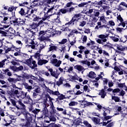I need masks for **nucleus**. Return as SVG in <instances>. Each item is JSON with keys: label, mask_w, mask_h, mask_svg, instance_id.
<instances>
[{"label": "nucleus", "mask_w": 127, "mask_h": 127, "mask_svg": "<svg viewBox=\"0 0 127 127\" xmlns=\"http://www.w3.org/2000/svg\"><path fill=\"white\" fill-rule=\"evenodd\" d=\"M41 89L40 87L35 88L33 90V98H36V97L38 96V94L40 93V92H41Z\"/></svg>", "instance_id": "11"}, {"label": "nucleus", "mask_w": 127, "mask_h": 127, "mask_svg": "<svg viewBox=\"0 0 127 127\" xmlns=\"http://www.w3.org/2000/svg\"><path fill=\"white\" fill-rule=\"evenodd\" d=\"M23 70V66L20 65L19 67H16V72H18V71H22Z\"/></svg>", "instance_id": "47"}, {"label": "nucleus", "mask_w": 127, "mask_h": 127, "mask_svg": "<svg viewBox=\"0 0 127 127\" xmlns=\"http://www.w3.org/2000/svg\"><path fill=\"white\" fill-rule=\"evenodd\" d=\"M96 76V73H95V72H94V71L89 72V73L88 75L89 78H91L92 79H95Z\"/></svg>", "instance_id": "23"}, {"label": "nucleus", "mask_w": 127, "mask_h": 127, "mask_svg": "<svg viewBox=\"0 0 127 127\" xmlns=\"http://www.w3.org/2000/svg\"><path fill=\"white\" fill-rule=\"evenodd\" d=\"M10 20V22H13L14 24V25H15V23L16 22V21L17 20V18H16V17H15V15H14V16H12V17H9Z\"/></svg>", "instance_id": "19"}, {"label": "nucleus", "mask_w": 127, "mask_h": 127, "mask_svg": "<svg viewBox=\"0 0 127 127\" xmlns=\"http://www.w3.org/2000/svg\"><path fill=\"white\" fill-rule=\"evenodd\" d=\"M74 33H75L76 34H78L79 32H78V30H77L76 29H73L71 31L70 33L68 34V37H70V36H73Z\"/></svg>", "instance_id": "22"}, {"label": "nucleus", "mask_w": 127, "mask_h": 127, "mask_svg": "<svg viewBox=\"0 0 127 127\" xmlns=\"http://www.w3.org/2000/svg\"><path fill=\"white\" fill-rule=\"evenodd\" d=\"M47 63H48L47 60H41L40 59L38 60V65L39 66H42V65L47 64Z\"/></svg>", "instance_id": "14"}, {"label": "nucleus", "mask_w": 127, "mask_h": 127, "mask_svg": "<svg viewBox=\"0 0 127 127\" xmlns=\"http://www.w3.org/2000/svg\"><path fill=\"white\" fill-rule=\"evenodd\" d=\"M10 102L21 114L26 116L27 121L29 122L32 120V116L26 111V106L22 103V100H19L16 101L13 99H10Z\"/></svg>", "instance_id": "1"}, {"label": "nucleus", "mask_w": 127, "mask_h": 127, "mask_svg": "<svg viewBox=\"0 0 127 127\" xmlns=\"http://www.w3.org/2000/svg\"><path fill=\"white\" fill-rule=\"evenodd\" d=\"M85 102H86V104H84V108L89 107V106H93V103H92V102H89L87 101H85Z\"/></svg>", "instance_id": "41"}, {"label": "nucleus", "mask_w": 127, "mask_h": 127, "mask_svg": "<svg viewBox=\"0 0 127 127\" xmlns=\"http://www.w3.org/2000/svg\"><path fill=\"white\" fill-rule=\"evenodd\" d=\"M0 34H2L1 36H4V37L7 36V32H6L4 31L0 30Z\"/></svg>", "instance_id": "45"}, {"label": "nucleus", "mask_w": 127, "mask_h": 127, "mask_svg": "<svg viewBox=\"0 0 127 127\" xmlns=\"http://www.w3.org/2000/svg\"><path fill=\"white\" fill-rule=\"evenodd\" d=\"M48 109H47L46 106H45V107L42 109V114L43 116H47V115H48Z\"/></svg>", "instance_id": "17"}, {"label": "nucleus", "mask_w": 127, "mask_h": 127, "mask_svg": "<svg viewBox=\"0 0 127 127\" xmlns=\"http://www.w3.org/2000/svg\"><path fill=\"white\" fill-rule=\"evenodd\" d=\"M86 4H87V3H86V2H83L79 4L78 6L79 7H84V6L86 5Z\"/></svg>", "instance_id": "50"}, {"label": "nucleus", "mask_w": 127, "mask_h": 127, "mask_svg": "<svg viewBox=\"0 0 127 127\" xmlns=\"http://www.w3.org/2000/svg\"><path fill=\"white\" fill-rule=\"evenodd\" d=\"M74 69H76L78 71H79V72H81V71H83L84 69V67L81 66V65L77 64L74 66Z\"/></svg>", "instance_id": "18"}, {"label": "nucleus", "mask_w": 127, "mask_h": 127, "mask_svg": "<svg viewBox=\"0 0 127 127\" xmlns=\"http://www.w3.org/2000/svg\"><path fill=\"white\" fill-rule=\"evenodd\" d=\"M25 7L27 8V16H26V17H28V18H29L30 17V16L31 15V14L33 13L34 12V10L32 9L29 8L27 6H25Z\"/></svg>", "instance_id": "13"}, {"label": "nucleus", "mask_w": 127, "mask_h": 127, "mask_svg": "<svg viewBox=\"0 0 127 127\" xmlns=\"http://www.w3.org/2000/svg\"><path fill=\"white\" fill-rule=\"evenodd\" d=\"M81 16L82 14L80 13L74 14L72 17L71 20L68 23H66L65 25L68 24V25H71V26H74V25L77 26V23H78V21H79V19H80V17Z\"/></svg>", "instance_id": "3"}, {"label": "nucleus", "mask_w": 127, "mask_h": 127, "mask_svg": "<svg viewBox=\"0 0 127 127\" xmlns=\"http://www.w3.org/2000/svg\"><path fill=\"white\" fill-rule=\"evenodd\" d=\"M53 50H55V51H57V46H51L49 47L48 52H51V51Z\"/></svg>", "instance_id": "27"}, {"label": "nucleus", "mask_w": 127, "mask_h": 127, "mask_svg": "<svg viewBox=\"0 0 127 127\" xmlns=\"http://www.w3.org/2000/svg\"><path fill=\"white\" fill-rule=\"evenodd\" d=\"M62 84H63V79L60 78L59 81H57L56 82V85H57V86H58L59 87V86H60V85H62Z\"/></svg>", "instance_id": "43"}, {"label": "nucleus", "mask_w": 127, "mask_h": 127, "mask_svg": "<svg viewBox=\"0 0 127 127\" xmlns=\"http://www.w3.org/2000/svg\"><path fill=\"white\" fill-rule=\"evenodd\" d=\"M75 10V7L72 6L71 7L65 8H62L60 9V12H61L63 14H65V13H67V12H69L71 13L72 11H74Z\"/></svg>", "instance_id": "8"}, {"label": "nucleus", "mask_w": 127, "mask_h": 127, "mask_svg": "<svg viewBox=\"0 0 127 127\" xmlns=\"http://www.w3.org/2000/svg\"><path fill=\"white\" fill-rule=\"evenodd\" d=\"M9 68L14 71V72H16V66L10 65Z\"/></svg>", "instance_id": "61"}, {"label": "nucleus", "mask_w": 127, "mask_h": 127, "mask_svg": "<svg viewBox=\"0 0 127 127\" xmlns=\"http://www.w3.org/2000/svg\"><path fill=\"white\" fill-rule=\"evenodd\" d=\"M37 46H38V45L37 44H35V45H29V47H31L32 49H34L35 50H37Z\"/></svg>", "instance_id": "42"}, {"label": "nucleus", "mask_w": 127, "mask_h": 127, "mask_svg": "<svg viewBox=\"0 0 127 127\" xmlns=\"http://www.w3.org/2000/svg\"><path fill=\"white\" fill-rule=\"evenodd\" d=\"M45 35V32L44 31H40L39 32V35H38V36L39 37L40 36H44Z\"/></svg>", "instance_id": "57"}, {"label": "nucleus", "mask_w": 127, "mask_h": 127, "mask_svg": "<svg viewBox=\"0 0 127 127\" xmlns=\"http://www.w3.org/2000/svg\"><path fill=\"white\" fill-rule=\"evenodd\" d=\"M57 111H59V112H63L62 114L63 115H67V110L63 109V108H59V107H57Z\"/></svg>", "instance_id": "20"}, {"label": "nucleus", "mask_w": 127, "mask_h": 127, "mask_svg": "<svg viewBox=\"0 0 127 127\" xmlns=\"http://www.w3.org/2000/svg\"><path fill=\"white\" fill-rule=\"evenodd\" d=\"M7 27H8V26L1 25V24L0 23V29L1 30H2V29H4V28H7Z\"/></svg>", "instance_id": "56"}, {"label": "nucleus", "mask_w": 127, "mask_h": 127, "mask_svg": "<svg viewBox=\"0 0 127 127\" xmlns=\"http://www.w3.org/2000/svg\"><path fill=\"white\" fill-rule=\"evenodd\" d=\"M32 62V61H31L30 60H27L26 61L25 64H27V65H28V66H29V67H30H30L31 66Z\"/></svg>", "instance_id": "44"}, {"label": "nucleus", "mask_w": 127, "mask_h": 127, "mask_svg": "<svg viewBox=\"0 0 127 127\" xmlns=\"http://www.w3.org/2000/svg\"><path fill=\"white\" fill-rule=\"evenodd\" d=\"M99 21H102L103 23H105L106 24L108 23V22L106 20V19H105V16H104L100 17Z\"/></svg>", "instance_id": "32"}, {"label": "nucleus", "mask_w": 127, "mask_h": 127, "mask_svg": "<svg viewBox=\"0 0 127 127\" xmlns=\"http://www.w3.org/2000/svg\"><path fill=\"white\" fill-rule=\"evenodd\" d=\"M54 9V6H52L51 8H48L47 7L45 8L44 10L45 11L47 10V11L46 13L45 12L44 17L42 18L43 21H45L46 19H49V18H50V16H51V15L53 14L52 13L53 12Z\"/></svg>", "instance_id": "4"}, {"label": "nucleus", "mask_w": 127, "mask_h": 127, "mask_svg": "<svg viewBox=\"0 0 127 127\" xmlns=\"http://www.w3.org/2000/svg\"><path fill=\"white\" fill-rule=\"evenodd\" d=\"M93 122L96 124V125H98V124L100 123V121L101 120L99 119V118L97 117H94L92 119Z\"/></svg>", "instance_id": "30"}, {"label": "nucleus", "mask_w": 127, "mask_h": 127, "mask_svg": "<svg viewBox=\"0 0 127 127\" xmlns=\"http://www.w3.org/2000/svg\"><path fill=\"white\" fill-rule=\"evenodd\" d=\"M122 2L120 3V4L118 6V7L117 8V10L119 11H122V10H126V8H124L123 7V4H121Z\"/></svg>", "instance_id": "28"}, {"label": "nucleus", "mask_w": 127, "mask_h": 127, "mask_svg": "<svg viewBox=\"0 0 127 127\" xmlns=\"http://www.w3.org/2000/svg\"><path fill=\"white\" fill-rule=\"evenodd\" d=\"M50 127H63V126H62V125H61L60 124H55V123L50 124Z\"/></svg>", "instance_id": "31"}, {"label": "nucleus", "mask_w": 127, "mask_h": 127, "mask_svg": "<svg viewBox=\"0 0 127 127\" xmlns=\"http://www.w3.org/2000/svg\"><path fill=\"white\" fill-rule=\"evenodd\" d=\"M22 3H19V6H24V8H21L20 9V10L19 11V13L20 14H21V15L22 16H23V15H24L25 16V17H26V16H27V13H25V12L24 11V10H25V8H26V7H25V6H27L25 5H27V4H28V2H23V1H21Z\"/></svg>", "instance_id": "5"}, {"label": "nucleus", "mask_w": 127, "mask_h": 127, "mask_svg": "<svg viewBox=\"0 0 127 127\" xmlns=\"http://www.w3.org/2000/svg\"><path fill=\"white\" fill-rule=\"evenodd\" d=\"M48 71L50 72L51 76H52L53 77H54L55 78H56V79H58V76L60 74V73L57 74L55 71H53V68H49Z\"/></svg>", "instance_id": "12"}, {"label": "nucleus", "mask_w": 127, "mask_h": 127, "mask_svg": "<svg viewBox=\"0 0 127 127\" xmlns=\"http://www.w3.org/2000/svg\"><path fill=\"white\" fill-rule=\"evenodd\" d=\"M62 63V61L59 60L57 63V64H55V67H60V65H61Z\"/></svg>", "instance_id": "58"}, {"label": "nucleus", "mask_w": 127, "mask_h": 127, "mask_svg": "<svg viewBox=\"0 0 127 127\" xmlns=\"http://www.w3.org/2000/svg\"><path fill=\"white\" fill-rule=\"evenodd\" d=\"M20 93H19V96L17 97V98H21V99H24V98H26L28 99V102L29 103L30 102H32V99L30 97V95L29 94L27 95V92H24L23 91H20Z\"/></svg>", "instance_id": "6"}, {"label": "nucleus", "mask_w": 127, "mask_h": 127, "mask_svg": "<svg viewBox=\"0 0 127 127\" xmlns=\"http://www.w3.org/2000/svg\"><path fill=\"white\" fill-rule=\"evenodd\" d=\"M41 56V55L40 54V53H36L34 56V58H35L36 59H38V60H39V59H40V57Z\"/></svg>", "instance_id": "39"}, {"label": "nucleus", "mask_w": 127, "mask_h": 127, "mask_svg": "<svg viewBox=\"0 0 127 127\" xmlns=\"http://www.w3.org/2000/svg\"><path fill=\"white\" fill-rule=\"evenodd\" d=\"M82 41H83V43H86V42H87V36L86 35L83 36Z\"/></svg>", "instance_id": "64"}, {"label": "nucleus", "mask_w": 127, "mask_h": 127, "mask_svg": "<svg viewBox=\"0 0 127 127\" xmlns=\"http://www.w3.org/2000/svg\"><path fill=\"white\" fill-rule=\"evenodd\" d=\"M39 40L41 41V42H42L45 40H47V38L44 36H40L39 37Z\"/></svg>", "instance_id": "38"}, {"label": "nucleus", "mask_w": 127, "mask_h": 127, "mask_svg": "<svg viewBox=\"0 0 127 127\" xmlns=\"http://www.w3.org/2000/svg\"><path fill=\"white\" fill-rule=\"evenodd\" d=\"M112 99L115 101L116 102H122V100L120 99V97L116 96H112Z\"/></svg>", "instance_id": "25"}, {"label": "nucleus", "mask_w": 127, "mask_h": 127, "mask_svg": "<svg viewBox=\"0 0 127 127\" xmlns=\"http://www.w3.org/2000/svg\"><path fill=\"white\" fill-rule=\"evenodd\" d=\"M18 90H21V88H15L14 89H12V92L14 95H19V93H20V92H19Z\"/></svg>", "instance_id": "24"}, {"label": "nucleus", "mask_w": 127, "mask_h": 127, "mask_svg": "<svg viewBox=\"0 0 127 127\" xmlns=\"http://www.w3.org/2000/svg\"><path fill=\"white\" fill-rule=\"evenodd\" d=\"M112 118H113V116H106L105 117H104V118L103 119V121H108V120L112 119Z\"/></svg>", "instance_id": "49"}, {"label": "nucleus", "mask_w": 127, "mask_h": 127, "mask_svg": "<svg viewBox=\"0 0 127 127\" xmlns=\"http://www.w3.org/2000/svg\"><path fill=\"white\" fill-rule=\"evenodd\" d=\"M74 4H75L73 2L70 1L66 4L65 6H64V8H67V7H70L71 5H74Z\"/></svg>", "instance_id": "33"}, {"label": "nucleus", "mask_w": 127, "mask_h": 127, "mask_svg": "<svg viewBox=\"0 0 127 127\" xmlns=\"http://www.w3.org/2000/svg\"><path fill=\"white\" fill-rule=\"evenodd\" d=\"M25 24V20L20 18H17V20L15 24V26H21Z\"/></svg>", "instance_id": "9"}, {"label": "nucleus", "mask_w": 127, "mask_h": 127, "mask_svg": "<svg viewBox=\"0 0 127 127\" xmlns=\"http://www.w3.org/2000/svg\"><path fill=\"white\" fill-rule=\"evenodd\" d=\"M26 122L25 123V124H23L22 125V127H31V124L30 123H31V121H32V119L30 121H28V120H27V118H26Z\"/></svg>", "instance_id": "16"}, {"label": "nucleus", "mask_w": 127, "mask_h": 127, "mask_svg": "<svg viewBox=\"0 0 127 127\" xmlns=\"http://www.w3.org/2000/svg\"><path fill=\"white\" fill-rule=\"evenodd\" d=\"M98 95L101 96L102 99H105V97L107 96V93L105 91V89H102L100 92L99 93Z\"/></svg>", "instance_id": "15"}, {"label": "nucleus", "mask_w": 127, "mask_h": 127, "mask_svg": "<svg viewBox=\"0 0 127 127\" xmlns=\"http://www.w3.org/2000/svg\"><path fill=\"white\" fill-rule=\"evenodd\" d=\"M117 19L118 20H119L120 22H123V21H124V19L123 18V17H122V16L121 15V14H120L117 16Z\"/></svg>", "instance_id": "54"}, {"label": "nucleus", "mask_w": 127, "mask_h": 127, "mask_svg": "<svg viewBox=\"0 0 127 127\" xmlns=\"http://www.w3.org/2000/svg\"><path fill=\"white\" fill-rule=\"evenodd\" d=\"M91 1H88V2H85V3H87L85 5L86 9H89V8H91V6H92V4H89L91 3Z\"/></svg>", "instance_id": "37"}, {"label": "nucleus", "mask_w": 127, "mask_h": 127, "mask_svg": "<svg viewBox=\"0 0 127 127\" xmlns=\"http://www.w3.org/2000/svg\"><path fill=\"white\" fill-rule=\"evenodd\" d=\"M64 99H71V96L65 97V95L61 94L60 96H58L57 98V101L60 104H62V103H65V100L62 101V100H64Z\"/></svg>", "instance_id": "7"}, {"label": "nucleus", "mask_w": 127, "mask_h": 127, "mask_svg": "<svg viewBox=\"0 0 127 127\" xmlns=\"http://www.w3.org/2000/svg\"><path fill=\"white\" fill-rule=\"evenodd\" d=\"M32 29H36L38 26V24L37 23H33L32 24L30 25Z\"/></svg>", "instance_id": "34"}, {"label": "nucleus", "mask_w": 127, "mask_h": 127, "mask_svg": "<svg viewBox=\"0 0 127 127\" xmlns=\"http://www.w3.org/2000/svg\"><path fill=\"white\" fill-rule=\"evenodd\" d=\"M112 92L113 93H119V92H121V89H120V88H116L114 89Z\"/></svg>", "instance_id": "63"}, {"label": "nucleus", "mask_w": 127, "mask_h": 127, "mask_svg": "<svg viewBox=\"0 0 127 127\" xmlns=\"http://www.w3.org/2000/svg\"><path fill=\"white\" fill-rule=\"evenodd\" d=\"M87 24V22L85 21H82L80 22V24H79V26H81V27H83L86 25Z\"/></svg>", "instance_id": "51"}, {"label": "nucleus", "mask_w": 127, "mask_h": 127, "mask_svg": "<svg viewBox=\"0 0 127 127\" xmlns=\"http://www.w3.org/2000/svg\"><path fill=\"white\" fill-rule=\"evenodd\" d=\"M50 113L51 115H57L59 117H60V114L59 113H56V109H55V107H54V105L53 104V102H52L51 104H50Z\"/></svg>", "instance_id": "10"}, {"label": "nucleus", "mask_w": 127, "mask_h": 127, "mask_svg": "<svg viewBox=\"0 0 127 127\" xmlns=\"http://www.w3.org/2000/svg\"><path fill=\"white\" fill-rule=\"evenodd\" d=\"M127 26L125 29H124V28H120V27H118L116 28L117 31H119V32H122L123 30H126L127 29Z\"/></svg>", "instance_id": "48"}, {"label": "nucleus", "mask_w": 127, "mask_h": 127, "mask_svg": "<svg viewBox=\"0 0 127 127\" xmlns=\"http://www.w3.org/2000/svg\"><path fill=\"white\" fill-rule=\"evenodd\" d=\"M7 59H5L4 60H3L1 62H0V68H2L4 65H5V61H6Z\"/></svg>", "instance_id": "36"}, {"label": "nucleus", "mask_w": 127, "mask_h": 127, "mask_svg": "<svg viewBox=\"0 0 127 127\" xmlns=\"http://www.w3.org/2000/svg\"><path fill=\"white\" fill-rule=\"evenodd\" d=\"M77 105H78V102H75V101H71L68 104V106H69V107H73L74 106H77Z\"/></svg>", "instance_id": "35"}, {"label": "nucleus", "mask_w": 127, "mask_h": 127, "mask_svg": "<svg viewBox=\"0 0 127 127\" xmlns=\"http://www.w3.org/2000/svg\"><path fill=\"white\" fill-rule=\"evenodd\" d=\"M94 15L95 17H98V18L100 17L99 16L100 15V12L98 11V10H95V11H94Z\"/></svg>", "instance_id": "40"}, {"label": "nucleus", "mask_w": 127, "mask_h": 127, "mask_svg": "<svg viewBox=\"0 0 127 127\" xmlns=\"http://www.w3.org/2000/svg\"><path fill=\"white\" fill-rule=\"evenodd\" d=\"M37 67V64H36V61H32V64H31V66H30V68H31V69H35Z\"/></svg>", "instance_id": "29"}, {"label": "nucleus", "mask_w": 127, "mask_h": 127, "mask_svg": "<svg viewBox=\"0 0 127 127\" xmlns=\"http://www.w3.org/2000/svg\"><path fill=\"white\" fill-rule=\"evenodd\" d=\"M67 39H64L62 40L61 42H59V44H62V45L65 44V43H67Z\"/></svg>", "instance_id": "55"}, {"label": "nucleus", "mask_w": 127, "mask_h": 127, "mask_svg": "<svg viewBox=\"0 0 127 127\" xmlns=\"http://www.w3.org/2000/svg\"><path fill=\"white\" fill-rule=\"evenodd\" d=\"M80 63H82L83 65H87L88 66H91V63L89 61H88L87 60L85 61H80Z\"/></svg>", "instance_id": "26"}, {"label": "nucleus", "mask_w": 127, "mask_h": 127, "mask_svg": "<svg viewBox=\"0 0 127 127\" xmlns=\"http://www.w3.org/2000/svg\"><path fill=\"white\" fill-rule=\"evenodd\" d=\"M30 0V2H32V5L33 6H37V5L38 4L37 3H35L36 2V1H37V0Z\"/></svg>", "instance_id": "46"}, {"label": "nucleus", "mask_w": 127, "mask_h": 127, "mask_svg": "<svg viewBox=\"0 0 127 127\" xmlns=\"http://www.w3.org/2000/svg\"><path fill=\"white\" fill-rule=\"evenodd\" d=\"M34 34H35V32H33V31L30 30L28 35L29 36V37H32Z\"/></svg>", "instance_id": "52"}, {"label": "nucleus", "mask_w": 127, "mask_h": 127, "mask_svg": "<svg viewBox=\"0 0 127 127\" xmlns=\"http://www.w3.org/2000/svg\"><path fill=\"white\" fill-rule=\"evenodd\" d=\"M108 37L109 34L99 35L98 36V38L100 39L96 40V42L99 44L103 45L102 48H104L106 50L110 51L111 49H113L114 47H113V45L111 43H110V42H107L108 40L106 38H108ZM105 42H107L106 44H105Z\"/></svg>", "instance_id": "2"}, {"label": "nucleus", "mask_w": 127, "mask_h": 127, "mask_svg": "<svg viewBox=\"0 0 127 127\" xmlns=\"http://www.w3.org/2000/svg\"><path fill=\"white\" fill-rule=\"evenodd\" d=\"M125 95H126V92L122 90H121V92L120 93V94H119L118 96H122V97H124Z\"/></svg>", "instance_id": "62"}, {"label": "nucleus", "mask_w": 127, "mask_h": 127, "mask_svg": "<svg viewBox=\"0 0 127 127\" xmlns=\"http://www.w3.org/2000/svg\"><path fill=\"white\" fill-rule=\"evenodd\" d=\"M50 121H52V122H56V118H55L54 116L51 115L50 116Z\"/></svg>", "instance_id": "59"}, {"label": "nucleus", "mask_w": 127, "mask_h": 127, "mask_svg": "<svg viewBox=\"0 0 127 127\" xmlns=\"http://www.w3.org/2000/svg\"><path fill=\"white\" fill-rule=\"evenodd\" d=\"M94 11V9H89L88 11H86L85 12L86 14H91Z\"/></svg>", "instance_id": "60"}, {"label": "nucleus", "mask_w": 127, "mask_h": 127, "mask_svg": "<svg viewBox=\"0 0 127 127\" xmlns=\"http://www.w3.org/2000/svg\"><path fill=\"white\" fill-rule=\"evenodd\" d=\"M52 95H54L55 96H60V93L58 91H52Z\"/></svg>", "instance_id": "53"}, {"label": "nucleus", "mask_w": 127, "mask_h": 127, "mask_svg": "<svg viewBox=\"0 0 127 127\" xmlns=\"http://www.w3.org/2000/svg\"><path fill=\"white\" fill-rule=\"evenodd\" d=\"M74 125L76 126H80V124H82V119L79 118L74 120Z\"/></svg>", "instance_id": "21"}]
</instances>
